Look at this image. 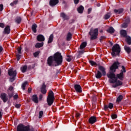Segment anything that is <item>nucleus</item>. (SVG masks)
I'll return each instance as SVG.
<instances>
[{
  "mask_svg": "<svg viewBox=\"0 0 131 131\" xmlns=\"http://www.w3.org/2000/svg\"><path fill=\"white\" fill-rule=\"evenodd\" d=\"M105 39H106V36H101L99 38L100 42H102V41H103V40H105Z\"/></svg>",
  "mask_w": 131,
  "mask_h": 131,
  "instance_id": "41",
  "label": "nucleus"
},
{
  "mask_svg": "<svg viewBox=\"0 0 131 131\" xmlns=\"http://www.w3.org/2000/svg\"><path fill=\"white\" fill-rule=\"evenodd\" d=\"M89 34L91 35V40H95V39H97L99 34L98 29H93V28H91L89 32Z\"/></svg>",
  "mask_w": 131,
  "mask_h": 131,
  "instance_id": "6",
  "label": "nucleus"
},
{
  "mask_svg": "<svg viewBox=\"0 0 131 131\" xmlns=\"http://www.w3.org/2000/svg\"><path fill=\"white\" fill-rule=\"evenodd\" d=\"M125 38H126V41L127 43L129 45H131V37L127 36V37H125Z\"/></svg>",
  "mask_w": 131,
  "mask_h": 131,
  "instance_id": "32",
  "label": "nucleus"
},
{
  "mask_svg": "<svg viewBox=\"0 0 131 131\" xmlns=\"http://www.w3.org/2000/svg\"><path fill=\"white\" fill-rule=\"evenodd\" d=\"M18 3H19V1L17 0L14 1L12 3H10V6H11V7H14V6H16Z\"/></svg>",
  "mask_w": 131,
  "mask_h": 131,
  "instance_id": "40",
  "label": "nucleus"
},
{
  "mask_svg": "<svg viewBox=\"0 0 131 131\" xmlns=\"http://www.w3.org/2000/svg\"><path fill=\"white\" fill-rule=\"evenodd\" d=\"M123 11L124 10L123 8H120L119 9H115L114 12L115 14H121Z\"/></svg>",
  "mask_w": 131,
  "mask_h": 131,
  "instance_id": "20",
  "label": "nucleus"
},
{
  "mask_svg": "<svg viewBox=\"0 0 131 131\" xmlns=\"http://www.w3.org/2000/svg\"><path fill=\"white\" fill-rule=\"evenodd\" d=\"M0 98L3 101L4 103H6L8 101V95L6 93H2Z\"/></svg>",
  "mask_w": 131,
  "mask_h": 131,
  "instance_id": "9",
  "label": "nucleus"
},
{
  "mask_svg": "<svg viewBox=\"0 0 131 131\" xmlns=\"http://www.w3.org/2000/svg\"><path fill=\"white\" fill-rule=\"evenodd\" d=\"M41 117H42V115H39V116H36L35 117V118H37L38 120H39L40 121V119L41 118Z\"/></svg>",
  "mask_w": 131,
  "mask_h": 131,
  "instance_id": "46",
  "label": "nucleus"
},
{
  "mask_svg": "<svg viewBox=\"0 0 131 131\" xmlns=\"http://www.w3.org/2000/svg\"><path fill=\"white\" fill-rule=\"evenodd\" d=\"M8 75L10 76V81L13 82L15 80L16 76H17V71L16 70L13 71V69L8 70Z\"/></svg>",
  "mask_w": 131,
  "mask_h": 131,
  "instance_id": "7",
  "label": "nucleus"
},
{
  "mask_svg": "<svg viewBox=\"0 0 131 131\" xmlns=\"http://www.w3.org/2000/svg\"><path fill=\"white\" fill-rule=\"evenodd\" d=\"M119 85H122V82L121 81H116V84L113 85V88H117V86H119Z\"/></svg>",
  "mask_w": 131,
  "mask_h": 131,
  "instance_id": "24",
  "label": "nucleus"
},
{
  "mask_svg": "<svg viewBox=\"0 0 131 131\" xmlns=\"http://www.w3.org/2000/svg\"><path fill=\"white\" fill-rule=\"evenodd\" d=\"M107 32H108V33H111V34H112L113 33H114V32H115V30L114 29V28H113V27H111L107 30Z\"/></svg>",
  "mask_w": 131,
  "mask_h": 131,
  "instance_id": "29",
  "label": "nucleus"
},
{
  "mask_svg": "<svg viewBox=\"0 0 131 131\" xmlns=\"http://www.w3.org/2000/svg\"><path fill=\"white\" fill-rule=\"evenodd\" d=\"M43 42H42L41 43H37L35 45V48L39 49V48H41V47H43Z\"/></svg>",
  "mask_w": 131,
  "mask_h": 131,
  "instance_id": "35",
  "label": "nucleus"
},
{
  "mask_svg": "<svg viewBox=\"0 0 131 131\" xmlns=\"http://www.w3.org/2000/svg\"><path fill=\"white\" fill-rule=\"evenodd\" d=\"M46 88L47 86L46 84H45V83H43L40 89L41 93L43 94V95H46L47 94V90L46 89Z\"/></svg>",
  "mask_w": 131,
  "mask_h": 131,
  "instance_id": "14",
  "label": "nucleus"
},
{
  "mask_svg": "<svg viewBox=\"0 0 131 131\" xmlns=\"http://www.w3.org/2000/svg\"><path fill=\"white\" fill-rule=\"evenodd\" d=\"M59 4V0H50L49 5L51 7H55V6Z\"/></svg>",
  "mask_w": 131,
  "mask_h": 131,
  "instance_id": "10",
  "label": "nucleus"
},
{
  "mask_svg": "<svg viewBox=\"0 0 131 131\" xmlns=\"http://www.w3.org/2000/svg\"><path fill=\"white\" fill-rule=\"evenodd\" d=\"M53 40H54V35L51 34L49 37L48 43H51V42H53Z\"/></svg>",
  "mask_w": 131,
  "mask_h": 131,
  "instance_id": "30",
  "label": "nucleus"
},
{
  "mask_svg": "<svg viewBox=\"0 0 131 131\" xmlns=\"http://www.w3.org/2000/svg\"><path fill=\"white\" fill-rule=\"evenodd\" d=\"M119 65H120L119 62L115 61L110 68V71L106 75L110 78L109 82L110 83H115L117 81V77H116V75L114 72H116V69H118Z\"/></svg>",
  "mask_w": 131,
  "mask_h": 131,
  "instance_id": "1",
  "label": "nucleus"
},
{
  "mask_svg": "<svg viewBox=\"0 0 131 131\" xmlns=\"http://www.w3.org/2000/svg\"><path fill=\"white\" fill-rule=\"evenodd\" d=\"M83 10H84V7L81 5L77 8L78 12L79 14H82V13H83Z\"/></svg>",
  "mask_w": 131,
  "mask_h": 131,
  "instance_id": "19",
  "label": "nucleus"
},
{
  "mask_svg": "<svg viewBox=\"0 0 131 131\" xmlns=\"http://www.w3.org/2000/svg\"><path fill=\"white\" fill-rule=\"evenodd\" d=\"M10 32H11V29L10 28V26H6L3 31L4 34H10Z\"/></svg>",
  "mask_w": 131,
  "mask_h": 131,
  "instance_id": "12",
  "label": "nucleus"
},
{
  "mask_svg": "<svg viewBox=\"0 0 131 131\" xmlns=\"http://www.w3.org/2000/svg\"><path fill=\"white\" fill-rule=\"evenodd\" d=\"M15 21L17 24H20V23H21V21H22V18L20 17H17L15 18Z\"/></svg>",
  "mask_w": 131,
  "mask_h": 131,
  "instance_id": "33",
  "label": "nucleus"
},
{
  "mask_svg": "<svg viewBox=\"0 0 131 131\" xmlns=\"http://www.w3.org/2000/svg\"><path fill=\"white\" fill-rule=\"evenodd\" d=\"M4 10V5L3 4L0 5V12H2Z\"/></svg>",
  "mask_w": 131,
  "mask_h": 131,
  "instance_id": "51",
  "label": "nucleus"
},
{
  "mask_svg": "<svg viewBox=\"0 0 131 131\" xmlns=\"http://www.w3.org/2000/svg\"><path fill=\"white\" fill-rule=\"evenodd\" d=\"M37 40L38 41H45V36L42 35H38L37 36Z\"/></svg>",
  "mask_w": 131,
  "mask_h": 131,
  "instance_id": "16",
  "label": "nucleus"
},
{
  "mask_svg": "<svg viewBox=\"0 0 131 131\" xmlns=\"http://www.w3.org/2000/svg\"><path fill=\"white\" fill-rule=\"evenodd\" d=\"M28 68L29 70H30L32 68V67H31V66H29Z\"/></svg>",
  "mask_w": 131,
  "mask_h": 131,
  "instance_id": "63",
  "label": "nucleus"
},
{
  "mask_svg": "<svg viewBox=\"0 0 131 131\" xmlns=\"http://www.w3.org/2000/svg\"><path fill=\"white\" fill-rule=\"evenodd\" d=\"M123 99V96L122 95H119L116 100L117 103L119 104L120 102H121V100Z\"/></svg>",
  "mask_w": 131,
  "mask_h": 131,
  "instance_id": "25",
  "label": "nucleus"
},
{
  "mask_svg": "<svg viewBox=\"0 0 131 131\" xmlns=\"http://www.w3.org/2000/svg\"><path fill=\"white\" fill-rule=\"evenodd\" d=\"M89 123L91 124H94V123L97 122V118L95 116H92L90 118L89 120Z\"/></svg>",
  "mask_w": 131,
  "mask_h": 131,
  "instance_id": "13",
  "label": "nucleus"
},
{
  "mask_svg": "<svg viewBox=\"0 0 131 131\" xmlns=\"http://www.w3.org/2000/svg\"><path fill=\"white\" fill-rule=\"evenodd\" d=\"M111 118L112 119H116L117 118V115H111Z\"/></svg>",
  "mask_w": 131,
  "mask_h": 131,
  "instance_id": "54",
  "label": "nucleus"
},
{
  "mask_svg": "<svg viewBox=\"0 0 131 131\" xmlns=\"http://www.w3.org/2000/svg\"><path fill=\"white\" fill-rule=\"evenodd\" d=\"M111 17V13H107L106 14L104 15V19L105 20H108L109 18Z\"/></svg>",
  "mask_w": 131,
  "mask_h": 131,
  "instance_id": "36",
  "label": "nucleus"
},
{
  "mask_svg": "<svg viewBox=\"0 0 131 131\" xmlns=\"http://www.w3.org/2000/svg\"><path fill=\"white\" fill-rule=\"evenodd\" d=\"M43 112L42 111H41L39 113V115H43Z\"/></svg>",
  "mask_w": 131,
  "mask_h": 131,
  "instance_id": "60",
  "label": "nucleus"
},
{
  "mask_svg": "<svg viewBox=\"0 0 131 131\" xmlns=\"http://www.w3.org/2000/svg\"><path fill=\"white\" fill-rule=\"evenodd\" d=\"M112 55L113 57H116V56L119 55L121 51L120 46H119V45L118 44L114 45L112 49Z\"/></svg>",
  "mask_w": 131,
  "mask_h": 131,
  "instance_id": "5",
  "label": "nucleus"
},
{
  "mask_svg": "<svg viewBox=\"0 0 131 131\" xmlns=\"http://www.w3.org/2000/svg\"><path fill=\"white\" fill-rule=\"evenodd\" d=\"M74 89L77 93H81L82 92L81 86L79 84H75Z\"/></svg>",
  "mask_w": 131,
  "mask_h": 131,
  "instance_id": "11",
  "label": "nucleus"
},
{
  "mask_svg": "<svg viewBox=\"0 0 131 131\" xmlns=\"http://www.w3.org/2000/svg\"><path fill=\"white\" fill-rule=\"evenodd\" d=\"M31 91H32V89L31 88H29L28 90V92L29 93H31Z\"/></svg>",
  "mask_w": 131,
  "mask_h": 131,
  "instance_id": "62",
  "label": "nucleus"
},
{
  "mask_svg": "<svg viewBox=\"0 0 131 131\" xmlns=\"http://www.w3.org/2000/svg\"><path fill=\"white\" fill-rule=\"evenodd\" d=\"M103 75V74H102V73H101V72H100V71H97V73L95 75V77H96V78H101V77H102V75Z\"/></svg>",
  "mask_w": 131,
  "mask_h": 131,
  "instance_id": "28",
  "label": "nucleus"
},
{
  "mask_svg": "<svg viewBox=\"0 0 131 131\" xmlns=\"http://www.w3.org/2000/svg\"><path fill=\"white\" fill-rule=\"evenodd\" d=\"M52 56L53 57L54 62L56 63L54 66H59L62 64V62H63V56H62L61 53L56 52Z\"/></svg>",
  "mask_w": 131,
  "mask_h": 131,
  "instance_id": "2",
  "label": "nucleus"
},
{
  "mask_svg": "<svg viewBox=\"0 0 131 131\" xmlns=\"http://www.w3.org/2000/svg\"><path fill=\"white\" fill-rule=\"evenodd\" d=\"M4 50V49L3 48V47L0 46V53L3 52V50Z\"/></svg>",
  "mask_w": 131,
  "mask_h": 131,
  "instance_id": "61",
  "label": "nucleus"
},
{
  "mask_svg": "<svg viewBox=\"0 0 131 131\" xmlns=\"http://www.w3.org/2000/svg\"><path fill=\"white\" fill-rule=\"evenodd\" d=\"M72 59H73V57H72V56L67 55L66 60L68 62H71Z\"/></svg>",
  "mask_w": 131,
  "mask_h": 131,
  "instance_id": "37",
  "label": "nucleus"
},
{
  "mask_svg": "<svg viewBox=\"0 0 131 131\" xmlns=\"http://www.w3.org/2000/svg\"><path fill=\"white\" fill-rule=\"evenodd\" d=\"M32 101L33 102H34V103H36V104H37V103H38V98L37 97V95H33Z\"/></svg>",
  "mask_w": 131,
  "mask_h": 131,
  "instance_id": "18",
  "label": "nucleus"
},
{
  "mask_svg": "<svg viewBox=\"0 0 131 131\" xmlns=\"http://www.w3.org/2000/svg\"><path fill=\"white\" fill-rule=\"evenodd\" d=\"M117 78L120 79V80H123V73L121 72L120 74H117Z\"/></svg>",
  "mask_w": 131,
  "mask_h": 131,
  "instance_id": "21",
  "label": "nucleus"
},
{
  "mask_svg": "<svg viewBox=\"0 0 131 131\" xmlns=\"http://www.w3.org/2000/svg\"><path fill=\"white\" fill-rule=\"evenodd\" d=\"M120 34H121V36H122V37H127V33L126 32V31L124 30H122L120 31Z\"/></svg>",
  "mask_w": 131,
  "mask_h": 131,
  "instance_id": "17",
  "label": "nucleus"
},
{
  "mask_svg": "<svg viewBox=\"0 0 131 131\" xmlns=\"http://www.w3.org/2000/svg\"><path fill=\"white\" fill-rule=\"evenodd\" d=\"M99 70H100V71H101L102 75H103V76H105V75H106V71L105 68H104L102 66H100L99 67Z\"/></svg>",
  "mask_w": 131,
  "mask_h": 131,
  "instance_id": "15",
  "label": "nucleus"
},
{
  "mask_svg": "<svg viewBox=\"0 0 131 131\" xmlns=\"http://www.w3.org/2000/svg\"><path fill=\"white\" fill-rule=\"evenodd\" d=\"M18 95H17V94L13 96V98H14L15 100H16V99H18Z\"/></svg>",
  "mask_w": 131,
  "mask_h": 131,
  "instance_id": "57",
  "label": "nucleus"
},
{
  "mask_svg": "<svg viewBox=\"0 0 131 131\" xmlns=\"http://www.w3.org/2000/svg\"><path fill=\"white\" fill-rule=\"evenodd\" d=\"M122 70H121V72H122V73H123V72L124 73L126 72V71L125 70V68L124 67V66H122Z\"/></svg>",
  "mask_w": 131,
  "mask_h": 131,
  "instance_id": "47",
  "label": "nucleus"
},
{
  "mask_svg": "<svg viewBox=\"0 0 131 131\" xmlns=\"http://www.w3.org/2000/svg\"><path fill=\"white\" fill-rule=\"evenodd\" d=\"M42 98H43V96H42V94H40L39 96V100H42Z\"/></svg>",
  "mask_w": 131,
  "mask_h": 131,
  "instance_id": "58",
  "label": "nucleus"
},
{
  "mask_svg": "<svg viewBox=\"0 0 131 131\" xmlns=\"http://www.w3.org/2000/svg\"><path fill=\"white\" fill-rule=\"evenodd\" d=\"M20 58H21V55L20 54H16L17 61H19V60H20Z\"/></svg>",
  "mask_w": 131,
  "mask_h": 131,
  "instance_id": "50",
  "label": "nucleus"
},
{
  "mask_svg": "<svg viewBox=\"0 0 131 131\" xmlns=\"http://www.w3.org/2000/svg\"><path fill=\"white\" fill-rule=\"evenodd\" d=\"M60 16L63 20H69V16H67L64 13H61Z\"/></svg>",
  "mask_w": 131,
  "mask_h": 131,
  "instance_id": "22",
  "label": "nucleus"
},
{
  "mask_svg": "<svg viewBox=\"0 0 131 131\" xmlns=\"http://www.w3.org/2000/svg\"><path fill=\"white\" fill-rule=\"evenodd\" d=\"M88 14H91V12H92V8H90L88 10Z\"/></svg>",
  "mask_w": 131,
  "mask_h": 131,
  "instance_id": "59",
  "label": "nucleus"
},
{
  "mask_svg": "<svg viewBox=\"0 0 131 131\" xmlns=\"http://www.w3.org/2000/svg\"><path fill=\"white\" fill-rule=\"evenodd\" d=\"M76 118H78L79 117V115L76 116Z\"/></svg>",
  "mask_w": 131,
  "mask_h": 131,
  "instance_id": "64",
  "label": "nucleus"
},
{
  "mask_svg": "<svg viewBox=\"0 0 131 131\" xmlns=\"http://www.w3.org/2000/svg\"><path fill=\"white\" fill-rule=\"evenodd\" d=\"M15 108H19L20 107H21V104H16L15 105Z\"/></svg>",
  "mask_w": 131,
  "mask_h": 131,
  "instance_id": "53",
  "label": "nucleus"
},
{
  "mask_svg": "<svg viewBox=\"0 0 131 131\" xmlns=\"http://www.w3.org/2000/svg\"><path fill=\"white\" fill-rule=\"evenodd\" d=\"M54 58L53 56H50L47 59V64L49 66H54Z\"/></svg>",
  "mask_w": 131,
  "mask_h": 131,
  "instance_id": "8",
  "label": "nucleus"
},
{
  "mask_svg": "<svg viewBox=\"0 0 131 131\" xmlns=\"http://www.w3.org/2000/svg\"><path fill=\"white\" fill-rule=\"evenodd\" d=\"M27 84H28V82L27 81H25L21 85V88L23 90V91L25 90V88H26V85H27Z\"/></svg>",
  "mask_w": 131,
  "mask_h": 131,
  "instance_id": "38",
  "label": "nucleus"
},
{
  "mask_svg": "<svg viewBox=\"0 0 131 131\" xmlns=\"http://www.w3.org/2000/svg\"><path fill=\"white\" fill-rule=\"evenodd\" d=\"M108 106L109 109H112V108H113V107H114L113 103H110L108 104Z\"/></svg>",
  "mask_w": 131,
  "mask_h": 131,
  "instance_id": "43",
  "label": "nucleus"
},
{
  "mask_svg": "<svg viewBox=\"0 0 131 131\" xmlns=\"http://www.w3.org/2000/svg\"><path fill=\"white\" fill-rule=\"evenodd\" d=\"M89 62H90V63L91 64V65H92V66H97V63H96L95 61H94L93 60H90Z\"/></svg>",
  "mask_w": 131,
  "mask_h": 131,
  "instance_id": "42",
  "label": "nucleus"
},
{
  "mask_svg": "<svg viewBox=\"0 0 131 131\" xmlns=\"http://www.w3.org/2000/svg\"><path fill=\"white\" fill-rule=\"evenodd\" d=\"M86 45H87L86 42H83L80 46V50H82V49H84V48L86 47Z\"/></svg>",
  "mask_w": 131,
  "mask_h": 131,
  "instance_id": "34",
  "label": "nucleus"
},
{
  "mask_svg": "<svg viewBox=\"0 0 131 131\" xmlns=\"http://www.w3.org/2000/svg\"><path fill=\"white\" fill-rule=\"evenodd\" d=\"M122 27H123V28H126V27H127V24L126 23L123 24Z\"/></svg>",
  "mask_w": 131,
  "mask_h": 131,
  "instance_id": "55",
  "label": "nucleus"
},
{
  "mask_svg": "<svg viewBox=\"0 0 131 131\" xmlns=\"http://www.w3.org/2000/svg\"><path fill=\"white\" fill-rule=\"evenodd\" d=\"M34 57H35V58H36V57H37V56H38V55H39V51H37L36 52H35L34 54Z\"/></svg>",
  "mask_w": 131,
  "mask_h": 131,
  "instance_id": "44",
  "label": "nucleus"
},
{
  "mask_svg": "<svg viewBox=\"0 0 131 131\" xmlns=\"http://www.w3.org/2000/svg\"><path fill=\"white\" fill-rule=\"evenodd\" d=\"M36 28H37V25L36 24H34L32 26V30L34 33L36 32Z\"/></svg>",
  "mask_w": 131,
  "mask_h": 131,
  "instance_id": "31",
  "label": "nucleus"
},
{
  "mask_svg": "<svg viewBox=\"0 0 131 131\" xmlns=\"http://www.w3.org/2000/svg\"><path fill=\"white\" fill-rule=\"evenodd\" d=\"M21 51H22V47H19L17 48V52L18 54H21Z\"/></svg>",
  "mask_w": 131,
  "mask_h": 131,
  "instance_id": "45",
  "label": "nucleus"
},
{
  "mask_svg": "<svg viewBox=\"0 0 131 131\" xmlns=\"http://www.w3.org/2000/svg\"><path fill=\"white\" fill-rule=\"evenodd\" d=\"M13 90H14V88L12 86H10L8 89V92H11V91L13 92Z\"/></svg>",
  "mask_w": 131,
  "mask_h": 131,
  "instance_id": "49",
  "label": "nucleus"
},
{
  "mask_svg": "<svg viewBox=\"0 0 131 131\" xmlns=\"http://www.w3.org/2000/svg\"><path fill=\"white\" fill-rule=\"evenodd\" d=\"M74 2L75 5H77L79 3V0H74Z\"/></svg>",
  "mask_w": 131,
  "mask_h": 131,
  "instance_id": "56",
  "label": "nucleus"
},
{
  "mask_svg": "<svg viewBox=\"0 0 131 131\" xmlns=\"http://www.w3.org/2000/svg\"><path fill=\"white\" fill-rule=\"evenodd\" d=\"M0 27L1 28H5V24L3 23H0Z\"/></svg>",
  "mask_w": 131,
  "mask_h": 131,
  "instance_id": "52",
  "label": "nucleus"
},
{
  "mask_svg": "<svg viewBox=\"0 0 131 131\" xmlns=\"http://www.w3.org/2000/svg\"><path fill=\"white\" fill-rule=\"evenodd\" d=\"M124 49L125 50V51L126 52V53H127V54H129L131 52V49L130 47L127 46H125L124 47Z\"/></svg>",
  "mask_w": 131,
  "mask_h": 131,
  "instance_id": "23",
  "label": "nucleus"
},
{
  "mask_svg": "<svg viewBox=\"0 0 131 131\" xmlns=\"http://www.w3.org/2000/svg\"><path fill=\"white\" fill-rule=\"evenodd\" d=\"M71 38H72V34H71L70 32H69L67 35V40L69 41L71 40Z\"/></svg>",
  "mask_w": 131,
  "mask_h": 131,
  "instance_id": "26",
  "label": "nucleus"
},
{
  "mask_svg": "<svg viewBox=\"0 0 131 131\" xmlns=\"http://www.w3.org/2000/svg\"><path fill=\"white\" fill-rule=\"evenodd\" d=\"M17 131H34V129L30 125L25 126L20 124L17 126Z\"/></svg>",
  "mask_w": 131,
  "mask_h": 131,
  "instance_id": "4",
  "label": "nucleus"
},
{
  "mask_svg": "<svg viewBox=\"0 0 131 131\" xmlns=\"http://www.w3.org/2000/svg\"><path fill=\"white\" fill-rule=\"evenodd\" d=\"M55 100V94L53 91L50 90L48 93V95L47 96V102L49 106H52L53 105V103H54V101Z\"/></svg>",
  "mask_w": 131,
  "mask_h": 131,
  "instance_id": "3",
  "label": "nucleus"
},
{
  "mask_svg": "<svg viewBox=\"0 0 131 131\" xmlns=\"http://www.w3.org/2000/svg\"><path fill=\"white\" fill-rule=\"evenodd\" d=\"M108 108H109V107L107 105L105 104L104 105V110H105V111H107Z\"/></svg>",
  "mask_w": 131,
  "mask_h": 131,
  "instance_id": "48",
  "label": "nucleus"
},
{
  "mask_svg": "<svg viewBox=\"0 0 131 131\" xmlns=\"http://www.w3.org/2000/svg\"><path fill=\"white\" fill-rule=\"evenodd\" d=\"M8 93L9 98V99H11V98H12V97H13V96L14 95V92L13 91H8Z\"/></svg>",
  "mask_w": 131,
  "mask_h": 131,
  "instance_id": "39",
  "label": "nucleus"
},
{
  "mask_svg": "<svg viewBox=\"0 0 131 131\" xmlns=\"http://www.w3.org/2000/svg\"><path fill=\"white\" fill-rule=\"evenodd\" d=\"M27 68H28L27 66H24L23 67H21L20 70L23 73H25L27 70Z\"/></svg>",
  "mask_w": 131,
  "mask_h": 131,
  "instance_id": "27",
  "label": "nucleus"
}]
</instances>
